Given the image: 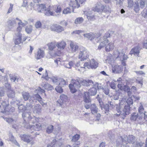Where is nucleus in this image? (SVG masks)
<instances>
[{
  "mask_svg": "<svg viewBox=\"0 0 147 147\" xmlns=\"http://www.w3.org/2000/svg\"><path fill=\"white\" fill-rule=\"evenodd\" d=\"M71 83L69 84V87L71 93L76 92L77 89L81 87L82 85L86 86H93L94 84L93 81L90 80H84L78 78L76 80L72 79Z\"/></svg>",
  "mask_w": 147,
  "mask_h": 147,
  "instance_id": "nucleus-1",
  "label": "nucleus"
},
{
  "mask_svg": "<svg viewBox=\"0 0 147 147\" xmlns=\"http://www.w3.org/2000/svg\"><path fill=\"white\" fill-rule=\"evenodd\" d=\"M133 100L130 97L127 100L126 102L121 100L119 103V110H118V113L115 114L117 116H120L121 117L124 119L126 115L130 113L131 108L129 105L132 104Z\"/></svg>",
  "mask_w": 147,
  "mask_h": 147,
  "instance_id": "nucleus-2",
  "label": "nucleus"
},
{
  "mask_svg": "<svg viewBox=\"0 0 147 147\" xmlns=\"http://www.w3.org/2000/svg\"><path fill=\"white\" fill-rule=\"evenodd\" d=\"M136 142V138L132 135H130L128 136L123 135L120 136L116 141V145L119 147H127V144L128 143L133 144Z\"/></svg>",
  "mask_w": 147,
  "mask_h": 147,
  "instance_id": "nucleus-3",
  "label": "nucleus"
},
{
  "mask_svg": "<svg viewBox=\"0 0 147 147\" xmlns=\"http://www.w3.org/2000/svg\"><path fill=\"white\" fill-rule=\"evenodd\" d=\"M140 104L138 109L139 113L138 121L139 124L141 125L147 121V112L144 111V109L141 103H140Z\"/></svg>",
  "mask_w": 147,
  "mask_h": 147,
  "instance_id": "nucleus-4",
  "label": "nucleus"
},
{
  "mask_svg": "<svg viewBox=\"0 0 147 147\" xmlns=\"http://www.w3.org/2000/svg\"><path fill=\"white\" fill-rule=\"evenodd\" d=\"M29 100V102L26 104V106L27 107L32 108V105L36 102L37 100H38L42 105L43 106L45 105V103L43 102L41 96L38 94L33 95V97H31Z\"/></svg>",
  "mask_w": 147,
  "mask_h": 147,
  "instance_id": "nucleus-5",
  "label": "nucleus"
},
{
  "mask_svg": "<svg viewBox=\"0 0 147 147\" xmlns=\"http://www.w3.org/2000/svg\"><path fill=\"white\" fill-rule=\"evenodd\" d=\"M92 10L94 11H96L100 13L102 12H107L108 11H110L107 10V7L106 6L102 5L100 2H98L94 5L92 7Z\"/></svg>",
  "mask_w": 147,
  "mask_h": 147,
  "instance_id": "nucleus-6",
  "label": "nucleus"
},
{
  "mask_svg": "<svg viewBox=\"0 0 147 147\" xmlns=\"http://www.w3.org/2000/svg\"><path fill=\"white\" fill-rule=\"evenodd\" d=\"M66 45L65 42L64 41H62L60 42H57L56 43L57 47L58 49L57 51H55V53L54 54L53 53V51H51L50 52V55L53 57H55L56 56H59L60 54L61 50L65 48Z\"/></svg>",
  "mask_w": 147,
  "mask_h": 147,
  "instance_id": "nucleus-7",
  "label": "nucleus"
},
{
  "mask_svg": "<svg viewBox=\"0 0 147 147\" xmlns=\"http://www.w3.org/2000/svg\"><path fill=\"white\" fill-rule=\"evenodd\" d=\"M114 57L121 61L126 60L128 58L127 56L125 55L122 51H119L118 50L113 52Z\"/></svg>",
  "mask_w": 147,
  "mask_h": 147,
  "instance_id": "nucleus-8",
  "label": "nucleus"
},
{
  "mask_svg": "<svg viewBox=\"0 0 147 147\" xmlns=\"http://www.w3.org/2000/svg\"><path fill=\"white\" fill-rule=\"evenodd\" d=\"M32 124V129L36 131H39L42 128L41 124L39 122V119L34 117L31 120Z\"/></svg>",
  "mask_w": 147,
  "mask_h": 147,
  "instance_id": "nucleus-9",
  "label": "nucleus"
},
{
  "mask_svg": "<svg viewBox=\"0 0 147 147\" xmlns=\"http://www.w3.org/2000/svg\"><path fill=\"white\" fill-rule=\"evenodd\" d=\"M147 4V0H138L135 2L134 4V9L136 12H138L140 10V7L143 9L145 5Z\"/></svg>",
  "mask_w": 147,
  "mask_h": 147,
  "instance_id": "nucleus-10",
  "label": "nucleus"
},
{
  "mask_svg": "<svg viewBox=\"0 0 147 147\" xmlns=\"http://www.w3.org/2000/svg\"><path fill=\"white\" fill-rule=\"evenodd\" d=\"M110 36V34L109 33H106L101 38V42L100 43L99 46H98V49H100L104 47L109 42L108 38Z\"/></svg>",
  "mask_w": 147,
  "mask_h": 147,
  "instance_id": "nucleus-11",
  "label": "nucleus"
},
{
  "mask_svg": "<svg viewBox=\"0 0 147 147\" xmlns=\"http://www.w3.org/2000/svg\"><path fill=\"white\" fill-rule=\"evenodd\" d=\"M89 56V52L85 48L82 47L80 49V52L79 55V58L81 59V61L87 59Z\"/></svg>",
  "mask_w": 147,
  "mask_h": 147,
  "instance_id": "nucleus-12",
  "label": "nucleus"
},
{
  "mask_svg": "<svg viewBox=\"0 0 147 147\" xmlns=\"http://www.w3.org/2000/svg\"><path fill=\"white\" fill-rule=\"evenodd\" d=\"M62 141L61 138L58 140L54 139L50 144H47V147H61L63 143Z\"/></svg>",
  "mask_w": 147,
  "mask_h": 147,
  "instance_id": "nucleus-13",
  "label": "nucleus"
},
{
  "mask_svg": "<svg viewBox=\"0 0 147 147\" xmlns=\"http://www.w3.org/2000/svg\"><path fill=\"white\" fill-rule=\"evenodd\" d=\"M21 139L24 142L29 143L33 139L32 136L28 134H24L20 136Z\"/></svg>",
  "mask_w": 147,
  "mask_h": 147,
  "instance_id": "nucleus-14",
  "label": "nucleus"
},
{
  "mask_svg": "<svg viewBox=\"0 0 147 147\" xmlns=\"http://www.w3.org/2000/svg\"><path fill=\"white\" fill-rule=\"evenodd\" d=\"M50 28L52 31L57 32H61L64 30L63 27L57 24L52 25L51 26Z\"/></svg>",
  "mask_w": 147,
  "mask_h": 147,
  "instance_id": "nucleus-15",
  "label": "nucleus"
},
{
  "mask_svg": "<svg viewBox=\"0 0 147 147\" xmlns=\"http://www.w3.org/2000/svg\"><path fill=\"white\" fill-rule=\"evenodd\" d=\"M112 69L113 73L119 74L123 71V67L121 65H116L112 66Z\"/></svg>",
  "mask_w": 147,
  "mask_h": 147,
  "instance_id": "nucleus-16",
  "label": "nucleus"
},
{
  "mask_svg": "<svg viewBox=\"0 0 147 147\" xmlns=\"http://www.w3.org/2000/svg\"><path fill=\"white\" fill-rule=\"evenodd\" d=\"M141 48L139 46H138L132 48L130 51V54L132 55H135L138 56L140 53V51Z\"/></svg>",
  "mask_w": 147,
  "mask_h": 147,
  "instance_id": "nucleus-17",
  "label": "nucleus"
},
{
  "mask_svg": "<svg viewBox=\"0 0 147 147\" xmlns=\"http://www.w3.org/2000/svg\"><path fill=\"white\" fill-rule=\"evenodd\" d=\"M60 99L57 100V104H59L61 107H63V105L67 100V97L65 95H62L60 96Z\"/></svg>",
  "mask_w": 147,
  "mask_h": 147,
  "instance_id": "nucleus-18",
  "label": "nucleus"
},
{
  "mask_svg": "<svg viewBox=\"0 0 147 147\" xmlns=\"http://www.w3.org/2000/svg\"><path fill=\"white\" fill-rule=\"evenodd\" d=\"M70 49L72 53H74L78 51L79 47L77 44L73 42H71L70 44Z\"/></svg>",
  "mask_w": 147,
  "mask_h": 147,
  "instance_id": "nucleus-19",
  "label": "nucleus"
},
{
  "mask_svg": "<svg viewBox=\"0 0 147 147\" xmlns=\"http://www.w3.org/2000/svg\"><path fill=\"white\" fill-rule=\"evenodd\" d=\"M22 36L21 34L19 33L15 36L14 39V43L16 45H20L22 43Z\"/></svg>",
  "mask_w": 147,
  "mask_h": 147,
  "instance_id": "nucleus-20",
  "label": "nucleus"
},
{
  "mask_svg": "<svg viewBox=\"0 0 147 147\" xmlns=\"http://www.w3.org/2000/svg\"><path fill=\"white\" fill-rule=\"evenodd\" d=\"M78 1V0H75L73 1H71L69 3V5L71 7V9H73V12H74L73 9L74 8H78L80 6Z\"/></svg>",
  "mask_w": 147,
  "mask_h": 147,
  "instance_id": "nucleus-21",
  "label": "nucleus"
},
{
  "mask_svg": "<svg viewBox=\"0 0 147 147\" xmlns=\"http://www.w3.org/2000/svg\"><path fill=\"white\" fill-rule=\"evenodd\" d=\"M22 116L24 121H29L30 120H31L30 121H31L33 118H32L31 116V113L30 112L23 113L22 114Z\"/></svg>",
  "mask_w": 147,
  "mask_h": 147,
  "instance_id": "nucleus-22",
  "label": "nucleus"
},
{
  "mask_svg": "<svg viewBox=\"0 0 147 147\" xmlns=\"http://www.w3.org/2000/svg\"><path fill=\"white\" fill-rule=\"evenodd\" d=\"M42 107L39 104H36L33 109V111L34 113L39 115L41 112Z\"/></svg>",
  "mask_w": 147,
  "mask_h": 147,
  "instance_id": "nucleus-23",
  "label": "nucleus"
},
{
  "mask_svg": "<svg viewBox=\"0 0 147 147\" xmlns=\"http://www.w3.org/2000/svg\"><path fill=\"white\" fill-rule=\"evenodd\" d=\"M45 56L44 51L40 49H39L36 53V58L37 59H39L43 58Z\"/></svg>",
  "mask_w": 147,
  "mask_h": 147,
  "instance_id": "nucleus-24",
  "label": "nucleus"
},
{
  "mask_svg": "<svg viewBox=\"0 0 147 147\" xmlns=\"http://www.w3.org/2000/svg\"><path fill=\"white\" fill-rule=\"evenodd\" d=\"M7 89H8V91L7 95L8 97L10 98L14 97L15 95V92L11 88L9 85V87Z\"/></svg>",
  "mask_w": 147,
  "mask_h": 147,
  "instance_id": "nucleus-25",
  "label": "nucleus"
},
{
  "mask_svg": "<svg viewBox=\"0 0 147 147\" xmlns=\"http://www.w3.org/2000/svg\"><path fill=\"white\" fill-rule=\"evenodd\" d=\"M48 47L49 49L51 51L49 52V53H50V52L51 51H53V53L54 54L55 53V51H57V49L56 48V43L55 44L53 43H49L48 45Z\"/></svg>",
  "mask_w": 147,
  "mask_h": 147,
  "instance_id": "nucleus-26",
  "label": "nucleus"
},
{
  "mask_svg": "<svg viewBox=\"0 0 147 147\" xmlns=\"http://www.w3.org/2000/svg\"><path fill=\"white\" fill-rule=\"evenodd\" d=\"M117 86L118 88L121 90L125 91L129 86L125 85L124 84V81H122L119 82Z\"/></svg>",
  "mask_w": 147,
  "mask_h": 147,
  "instance_id": "nucleus-27",
  "label": "nucleus"
},
{
  "mask_svg": "<svg viewBox=\"0 0 147 147\" xmlns=\"http://www.w3.org/2000/svg\"><path fill=\"white\" fill-rule=\"evenodd\" d=\"M36 7L37 9H37L38 12H44L46 7L45 5L44 4H39L36 5Z\"/></svg>",
  "mask_w": 147,
  "mask_h": 147,
  "instance_id": "nucleus-28",
  "label": "nucleus"
},
{
  "mask_svg": "<svg viewBox=\"0 0 147 147\" xmlns=\"http://www.w3.org/2000/svg\"><path fill=\"white\" fill-rule=\"evenodd\" d=\"M50 7L51 6H49L47 8H46L43 12L46 15L48 16H54V13L51 11Z\"/></svg>",
  "mask_w": 147,
  "mask_h": 147,
  "instance_id": "nucleus-29",
  "label": "nucleus"
},
{
  "mask_svg": "<svg viewBox=\"0 0 147 147\" xmlns=\"http://www.w3.org/2000/svg\"><path fill=\"white\" fill-rule=\"evenodd\" d=\"M98 63L94 59H92L90 61V67L92 69H96L98 66Z\"/></svg>",
  "mask_w": 147,
  "mask_h": 147,
  "instance_id": "nucleus-30",
  "label": "nucleus"
},
{
  "mask_svg": "<svg viewBox=\"0 0 147 147\" xmlns=\"http://www.w3.org/2000/svg\"><path fill=\"white\" fill-rule=\"evenodd\" d=\"M139 115L138 114L136 113H134L131 114L130 119L131 121H136L139 124V122L138 121L139 119Z\"/></svg>",
  "mask_w": 147,
  "mask_h": 147,
  "instance_id": "nucleus-31",
  "label": "nucleus"
},
{
  "mask_svg": "<svg viewBox=\"0 0 147 147\" xmlns=\"http://www.w3.org/2000/svg\"><path fill=\"white\" fill-rule=\"evenodd\" d=\"M84 101L85 103H90L91 100L90 98V96L87 92H84L83 96Z\"/></svg>",
  "mask_w": 147,
  "mask_h": 147,
  "instance_id": "nucleus-32",
  "label": "nucleus"
},
{
  "mask_svg": "<svg viewBox=\"0 0 147 147\" xmlns=\"http://www.w3.org/2000/svg\"><path fill=\"white\" fill-rule=\"evenodd\" d=\"M7 26L9 28L14 27L16 25V20H9L7 22Z\"/></svg>",
  "mask_w": 147,
  "mask_h": 147,
  "instance_id": "nucleus-33",
  "label": "nucleus"
},
{
  "mask_svg": "<svg viewBox=\"0 0 147 147\" xmlns=\"http://www.w3.org/2000/svg\"><path fill=\"white\" fill-rule=\"evenodd\" d=\"M85 38H87L91 40H92L95 38L96 35L92 33H88L83 34Z\"/></svg>",
  "mask_w": 147,
  "mask_h": 147,
  "instance_id": "nucleus-34",
  "label": "nucleus"
},
{
  "mask_svg": "<svg viewBox=\"0 0 147 147\" xmlns=\"http://www.w3.org/2000/svg\"><path fill=\"white\" fill-rule=\"evenodd\" d=\"M90 110L91 113L94 114L98 112V109L95 104H92L90 105Z\"/></svg>",
  "mask_w": 147,
  "mask_h": 147,
  "instance_id": "nucleus-35",
  "label": "nucleus"
},
{
  "mask_svg": "<svg viewBox=\"0 0 147 147\" xmlns=\"http://www.w3.org/2000/svg\"><path fill=\"white\" fill-rule=\"evenodd\" d=\"M105 50L106 51H109L113 50L114 48V45L113 42L109 43L107 45L105 46Z\"/></svg>",
  "mask_w": 147,
  "mask_h": 147,
  "instance_id": "nucleus-36",
  "label": "nucleus"
},
{
  "mask_svg": "<svg viewBox=\"0 0 147 147\" xmlns=\"http://www.w3.org/2000/svg\"><path fill=\"white\" fill-rule=\"evenodd\" d=\"M87 92L90 95L94 96L96 94L97 92L96 88L95 87H92L90 88Z\"/></svg>",
  "mask_w": 147,
  "mask_h": 147,
  "instance_id": "nucleus-37",
  "label": "nucleus"
},
{
  "mask_svg": "<svg viewBox=\"0 0 147 147\" xmlns=\"http://www.w3.org/2000/svg\"><path fill=\"white\" fill-rule=\"evenodd\" d=\"M84 67H81L80 69H78V70L80 72H84L85 70V69L86 67L88 68H90V63H89L87 62L85 63L84 65Z\"/></svg>",
  "mask_w": 147,
  "mask_h": 147,
  "instance_id": "nucleus-38",
  "label": "nucleus"
},
{
  "mask_svg": "<svg viewBox=\"0 0 147 147\" xmlns=\"http://www.w3.org/2000/svg\"><path fill=\"white\" fill-rule=\"evenodd\" d=\"M22 96L23 97V98L25 101H26L28 100L29 98L32 96L30 97V95L29 94L26 92H23L22 93Z\"/></svg>",
  "mask_w": 147,
  "mask_h": 147,
  "instance_id": "nucleus-39",
  "label": "nucleus"
},
{
  "mask_svg": "<svg viewBox=\"0 0 147 147\" xmlns=\"http://www.w3.org/2000/svg\"><path fill=\"white\" fill-rule=\"evenodd\" d=\"M54 129V126L52 125H48L46 129V132L48 134H50L52 132Z\"/></svg>",
  "mask_w": 147,
  "mask_h": 147,
  "instance_id": "nucleus-40",
  "label": "nucleus"
},
{
  "mask_svg": "<svg viewBox=\"0 0 147 147\" xmlns=\"http://www.w3.org/2000/svg\"><path fill=\"white\" fill-rule=\"evenodd\" d=\"M26 108H29V109L31 108L30 107H27V106L25 107L24 105H21L18 107V111L19 112H23L26 109Z\"/></svg>",
  "mask_w": 147,
  "mask_h": 147,
  "instance_id": "nucleus-41",
  "label": "nucleus"
},
{
  "mask_svg": "<svg viewBox=\"0 0 147 147\" xmlns=\"http://www.w3.org/2000/svg\"><path fill=\"white\" fill-rule=\"evenodd\" d=\"M60 78H58L57 77H52L51 79L53 83L56 84H59Z\"/></svg>",
  "mask_w": 147,
  "mask_h": 147,
  "instance_id": "nucleus-42",
  "label": "nucleus"
},
{
  "mask_svg": "<svg viewBox=\"0 0 147 147\" xmlns=\"http://www.w3.org/2000/svg\"><path fill=\"white\" fill-rule=\"evenodd\" d=\"M111 103H112V102H108V103H107L105 105L104 108L105 110V113L106 112H108L109 111V107H110L112 105Z\"/></svg>",
  "mask_w": 147,
  "mask_h": 147,
  "instance_id": "nucleus-43",
  "label": "nucleus"
},
{
  "mask_svg": "<svg viewBox=\"0 0 147 147\" xmlns=\"http://www.w3.org/2000/svg\"><path fill=\"white\" fill-rule=\"evenodd\" d=\"M23 124L24 127L26 129H32V124H30L28 121H24Z\"/></svg>",
  "mask_w": 147,
  "mask_h": 147,
  "instance_id": "nucleus-44",
  "label": "nucleus"
},
{
  "mask_svg": "<svg viewBox=\"0 0 147 147\" xmlns=\"http://www.w3.org/2000/svg\"><path fill=\"white\" fill-rule=\"evenodd\" d=\"M84 21V19L82 17H79L76 18L75 20V23L76 24H80Z\"/></svg>",
  "mask_w": 147,
  "mask_h": 147,
  "instance_id": "nucleus-45",
  "label": "nucleus"
},
{
  "mask_svg": "<svg viewBox=\"0 0 147 147\" xmlns=\"http://www.w3.org/2000/svg\"><path fill=\"white\" fill-rule=\"evenodd\" d=\"M43 87L44 88L48 90H50L53 89V86L48 83L45 84Z\"/></svg>",
  "mask_w": 147,
  "mask_h": 147,
  "instance_id": "nucleus-46",
  "label": "nucleus"
},
{
  "mask_svg": "<svg viewBox=\"0 0 147 147\" xmlns=\"http://www.w3.org/2000/svg\"><path fill=\"white\" fill-rule=\"evenodd\" d=\"M80 138V135L78 134H76L74 136L72 139V141L73 142H76Z\"/></svg>",
  "mask_w": 147,
  "mask_h": 147,
  "instance_id": "nucleus-47",
  "label": "nucleus"
},
{
  "mask_svg": "<svg viewBox=\"0 0 147 147\" xmlns=\"http://www.w3.org/2000/svg\"><path fill=\"white\" fill-rule=\"evenodd\" d=\"M16 20L19 21V22L18 23L19 26L21 27H23L25 26L27 24V22L23 23L21 20H20L18 18H16Z\"/></svg>",
  "mask_w": 147,
  "mask_h": 147,
  "instance_id": "nucleus-48",
  "label": "nucleus"
},
{
  "mask_svg": "<svg viewBox=\"0 0 147 147\" xmlns=\"http://www.w3.org/2000/svg\"><path fill=\"white\" fill-rule=\"evenodd\" d=\"M1 103L3 108L4 110L5 111L6 108L8 106V102L5 101H2Z\"/></svg>",
  "mask_w": 147,
  "mask_h": 147,
  "instance_id": "nucleus-49",
  "label": "nucleus"
},
{
  "mask_svg": "<svg viewBox=\"0 0 147 147\" xmlns=\"http://www.w3.org/2000/svg\"><path fill=\"white\" fill-rule=\"evenodd\" d=\"M32 30V26H27L25 29V31L26 32L28 33H30L31 32Z\"/></svg>",
  "mask_w": 147,
  "mask_h": 147,
  "instance_id": "nucleus-50",
  "label": "nucleus"
},
{
  "mask_svg": "<svg viewBox=\"0 0 147 147\" xmlns=\"http://www.w3.org/2000/svg\"><path fill=\"white\" fill-rule=\"evenodd\" d=\"M36 91L37 93H44L45 95V90L42 89H41L40 87H38V88L36 89Z\"/></svg>",
  "mask_w": 147,
  "mask_h": 147,
  "instance_id": "nucleus-51",
  "label": "nucleus"
},
{
  "mask_svg": "<svg viewBox=\"0 0 147 147\" xmlns=\"http://www.w3.org/2000/svg\"><path fill=\"white\" fill-rule=\"evenodd\" d=\"M71 9L70 8L67 7L64 9L63 13L65 14H67L71 13Z\"/></svg>",
  "mask_w": 147,
  "mask_h": 147,
  "instance_id": "nucleus-52",
  "label": "nucleus"
},
{
  "mask_svg": "<svg viewBox=\"0 0 147 147\" xmlns=\"http://www.w3.org/2000/svg\"><path fill=\"white\" fill-rule=\"evenodd\" d=\"M55 89L59 93H61L63 92V89L61 86H57L55 88Z\"/></svg>",
  "mask_w": 147,
  "mask_h": 147,
  "instance_id": "nucleus-53",
  "label": "nucleus"
},
{
  "mask_svg": "<svg viewBox=\"0 0 147 147\" xmlns=\"http://www.w3.org/2000/svg\"><path fill=\"white\" fill-rule=\"evenodd\" d=\"M66 84V82L65 80L63 78L60 79V81L59 84L60 86H62Z\"/></svg>",
  "mask_w": 147,
  "mask_h": 147,
  "instance_id": "nucleus-54",
  "label": "nucleus"
},
{
  "mask_svg": "<svg viewBox=\"0 0 147 147\" xmlns=\"http://www.w3.org/2000/svg\"><path fill=\"white\" fill-rule=\"evenodd\" d=\"M127 88V89L124 91V92H127L128 96L130 97L131 96L132 93L131 91H130V88L129 86Z\"/></svg>",
  "mask_w": 147,
  "mask_h": 147,
  "instance_id": "nucleus-55",
  "label": "nucleus"
},
{
  "mask_svg": "<svg viewBox=\"0 0 147 147\" xmlns=\"http://www.w3.org/2000/svg\"><path fill=\"white\" fill-rule=\"evenodd\" d=\"M116 1V4L117 5L119 6H120L123 4V0H115Z\"/></svg>",
  "mask_w": 147,
  "mask_h": 147,
  "instance_id": "nucleus-56",
  "label": "nucleus"
},
{
  "mask_svg": "<svg viewBox=\"0 0 147 147\" xmlns=\"http://www.w3.org/2000/svg\"><path fill=\"white\" fill-rule=\"evenodd\" d=\"M6 121L9 123H13L14 120L12 118H6L5 119Z\"/></svg>",
  "mask_w": 147,
  "mask_h": 147,
  "instance_id": "nucleus-57",
  "label": "nucleus"
},
{
  "mask_svg": "<svg viewBox=\"0 0 147 147\" xmlns=\"http://www.w3.org/2000/svg\"><path fill=\"white\" fill-rule=\"evenodd\" d=\"M42 77L45 78L47 80H48L49 79V78L48 77V73L46 70L45 73L43 74Z\"/></svg>",
  "mask_w": 147,
  "mask_h": 147,
  "instance_id": "nucleus-58",
  "label": "nucleus"
},
{
  "mask_svg": "<svg viewBox=\"0 0 147 147\" xmlns=\"http://www.w3.org/2000/svg\"><path fill=\"white\" fill-rule=\"evenodd\" d=\"M86 16L88 20H94L95 19L94 16H89L88 14Z\"/></svg>",
  "mask_w": 147,
  "mask_h": 147,
  "instance_id": "nucleus-59",
  "label": "nucleus"
},
{
  "mask_svg": "<svg viewBox=\"0 0 147 147\" xmlns=\"http://www.w3.org/2000/svg\"><path fill=\"white\" fill-rule=\"evenodd\" d=\"M60 59L58 58L56 59L54 61L56 64H57V67L59 65L61 64V61H60Z\"/></svg>",
  "mask_w": 147,
  "mask_h": 147,
  "instance_id": "nucleus-60",
  "label": "nucleus"
},
{
  "mask_svg": "<svg viewBox=\"0 0 147 147\" xmlns=\"http://www.w3.org/2000/svg\"><path fill=\"white\" fill-rule=\"evenodd\" d=\"M4 94V89L3 88L0 87V96H3Z\"/></svg>",
  "mask_w": 147,
  "mask_h": 147,
  "instance_id": "nucleus-61",
  "label": "nucleus"
},
{
  "mask_svg": "<svg viewBox=\"0 0 147 147\" xmlns=\"http://www.w3.org/2000/svg\"><path fill=\"white\" fill-rule=\"evenodd\" d=\"M41 23L39 21L37 22L35 24V26L36 28H39L41 27Z\"/></svg>",
  "mask_w": 147,
  "mask_h": 147,
  "instance_id": "nucleus-62",
  "label": "nucleus"
},
{
  "mask_svg": "<svg viewBox=\"0 0 147 147\" xmlns=\"http://www.w3.org/2000/svg\"><path fill=\"white\" fill-rule=\"evenodd\" d=\"M128 6L130 7H132L133 4L134 2L132 0H128Z\"/></svg>",
  "mask_w": 147,
  "mask_h": 147,
  "instance_id": "nucleus-63",
  "label": "nucleus"
},
{
  "mask_svg": "<svg viewBox=\"0 0 147 147\" xmlns=\"http://www.w3.org/2000/svg\"><path fill=\"white\" fill-rule=\"evenodd\" d=\"M110 86L111 88L113 89H115L116 88L115 84L113 82H111L110 84Z\"/></svg>",
  "mask_w": 147,
  "mask_h": 147,
  "instance_id": "nucleus-64",
  "label": "nucleus"
}]
</instances>
